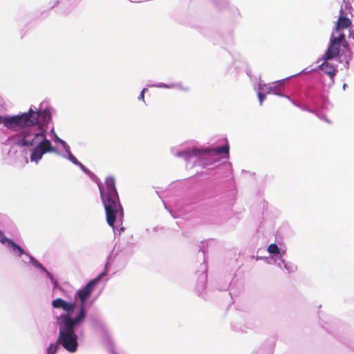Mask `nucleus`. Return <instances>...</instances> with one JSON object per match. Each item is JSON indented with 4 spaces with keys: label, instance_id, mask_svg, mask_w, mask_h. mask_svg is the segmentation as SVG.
<instances>
[{
    "label": "nucleus",
    "instance_id": "nucleus-1",
    "mask_svg": "<svg viewBox=\"0 0 354 354\" xmlns=\"http://www.w3.org/2000/svg\"><path fill=\"white\" fill-rule=\"evenodd\" d=\"M99 189L105 209L106 222L113 228L117 216H119L122 218L124 216L123 207L120 202L114 178L107 177L105 180V187L102 188L99 185Z\"/></svg>",
    "mask_w": 354,
    "mask_h": 354
},
{
    "label": "nucleus",
    "instance_id": "nucleus-2",
    "mask_svg": "<svg viewBox=\"0 0 354 354\" xmlns=\"http://www.w3.org/2000/svg\"><path fill=\"white\" fill-rule=\"evenodd\" d=\"M83 322L82 312L75 318H72L69 315H60L57 320L59 335L57 344L62 345L68 352H75L78 346V337L75 332V328Z\"/></svg>",
    "mask_w": 354,
    "mask_h": 354
},
{
    "label": "nucleus",
    "instance_id": "nucleus-3",
    "mask_svg": "<svg viewBox=\"0 0 354 354\" xmlns=\"http://www.w3.org/2000/svg\"><path fill=\"white\" fill-rule=\"evenodd\" d=\"M16 145L19 147L35 146L30 154L31 161L37 162L47 152L58 153L57 150L52 146L50 140L46 138L45 131L40 129L38 132H32L24 129L22 131V138L18 139Z\"/></svg>",
    "mask_w": 354,
    "mask_h": 354
},
{
    "label": "nucleus",
    "instance_id": "nucleus-4",
    "mask_svg": "<svg viewBox=\"0 0 354 354\" xmlns=\"http://www.w3.org/2000/svg\"><path fill=\"white\" fill-rule=\"evenodd\" d=\"M39 113L30 109L27 113L14 116H0L2 122L8 129L15 130L17 127H28L34 126L38 120Z\"/></svg>",
    "mask_w": 354,
    "mask_h": 354
},
{
    "label": "nucleus",
    "instance_id": "nucleus-5",
    "mask_svg": "<svg viewBox=\"0 0 354 354\" xmlns=\"http://www.w3.org/2000/svg\"><path fill=\"white\" fill-rule=\"evenodd\" d=\"M103 274H104V273L100 274L95 278L91 280L82 289L79 290L77 292V295L78 296V297L80 300V302H81L80 312H79L78 315H80L81 313L82 312L84 314V319L86 317L85 303H86V300L91 296L92 292L96 287L97 284L101 280V278Z\"/></svg>",
    "mask_w": 354,
    "mask_h": 354
},
{
    "label": "nucleus",
    "instance_id": "nucleus-6",
    "mask_svg": "<svg viewBox=\"0 0 354 354\" xmlns=\"http://www.w3.org/2000/svg\"><path fill=\"white\" fill-rule=\"evenodd\" d=\"M229 145L227 144L224 146L212 148V149H205L204 150H199L197 149H193L192 151H186L183 152H180L178 153L179 156H186L187 157H190L191 156H198L201 153H212L216 155H224L225 157H228L229 156Z\"/></svg>",
    "mask_w": 354,
    "mask_h": 354
},
{
    "label": "nucleus",
    "instance_id": "nucleus-7",
    "mask_svg": "<svg viewBox=\"0 0 354 354\" xmlns=\"http://www.w3.org/2000/svg\"><path fill=\"white\" fill-rule=\"evenodd\" d=\"M339 51L340 44L330 39L328 47L322 59L325 62L332 59L339 55Z\"/></svg>",
    "mask_w": 354,
    "mask_h": 354
},
{
    "label": "nucleus",
    "instance_id": "nucleus-8",
    "mask_svg": "<svg viewBox=\"0 0 354 354\" xmlns=\"http://www.w3.org/2000/svg\"><path fill=\"white\" fill-rule=\"evenodd\" d=\"M52 306L55 308H62L63 310L66 312L65 315H69L72 313L75 309V303H69L64 300L62 298H57L52 301Z\"/></svg>",
    "mask_w": 354,
    "mask_h": 354
},
{
    "label": "nucleus",
    "instance_id": "nucleus-9",
    "mask_svg": "<svg viewBox=\"0 0 354 354\" xmlns=\"http://www.w3.org/2000/svg\"><path fill=\"white\" fill-rule=\"evenodd\" d=\"M352 23L350 19H348L346 17L340 16L338 18L336 27H335V31L337 32H339L340 30L343 28H347L351 26Z\"/></svg>",
    "mask_w": 354,
    "mask_h": 354
},
{
    "label": "nucleus",
    "instance_id": "nucleus-10",
    "mask_svg": "<svg viewBox=\"0 0 354 354\" xmlns=\"http://www.w3.org/2000/svg\"><path fill=\"white\" fill-rule=\"evenodd\" d=\"M319 69L328 75L331 79L336 75L337 70L333 64L325 61L319 66Z\"/></svg>",
    "mask_w": 354,
    "mask_h": 354
},
{
    "label": "nucleus",
    "instance_id": "nucleus-11",
    "mask_svg": "<svg viewBox=\"0 0 354 354\" xmlns=\"http://www.w3.org/2000/svg\"><path fill=\"white\" fill-rule=\"evenodd\" d=\"M8 247L12 248L13 251L18 252L19 257L25 253L23 248L15 243L13 241H9Z\"/></svg>",
    "mask_w": 354,
    "mask_h": 354
},
{
    "label": "nucleus",
    "instance_id": "nucleus-12",
    "mask_svg": "<svg viewBox=\"0 0 354 354\" xmlns=\"http://www.w3.org/2000/svg\"><path fill=\"white\" fill-rule=\"evenodd\" d=\"M30 260L34 266L40 268L44 272H46L48 276H50V274L46 270V268L37 259H35L32 257H30Z\"/></svg>",
    "mask_w": 354,
    "mask_h": 354
},
{
    "label": "nucleus",
    "instance_id": "nucleus-13",
    "mask_svg": "<svg viewBox=\"0 0 354 354\" xmlns=\"http://www.w3.org/2000/svg\"><path fill=\"white\" fill-rule=\"evenodd\" d=\"M268 252L270 254H279V249L276 244L272 243L268 245Z\"/></svg>",
    "mask_w": 354,
    "mask_h": 354
},
{
    "label": "nucleus",
    "instance_id": "nucleus-14",
    "mask_svg": "<svg viewBox=\"0 0 354 354\" xmlns=\"http://www.w3.org/2000/svg\"><path fill=\"white\" fill-rule=\"evenodd\" d=\"M59 344H50L48 347L47 348V353L48 354H55L58 348V345Z\"/></svg>",
    "mask_w": 354,
    "mask_h": 354
},
{
    "label": "nucleus",
    "instance_id": "nucleus-15",
    "mask_svg": "<svg viewBox=\"0 0 354 354\" xmlns=\"http://www.w3.org/2000/svg\"><path fill=\"white\" fill-rule=\"evenodd\" d=\"M330 39L340 44L344 40H345V35L344 33H339L338 37L332 36Z\"/></svg>",
    "mask_w": 354,
    "mask_h": 354
},
{
    "label": "nucleus",
    "instance_id": "nucleus-16",
    "mask_svg": "<svg viewBox=\"0 0 354 354\" xmlns=\"http://www.w3.org/2000/svg\"><path fill=\"white\" fill-rule=\"evenodd\" d=\"M12 240L6 237L4 234L0 230V242L3 244H6L7 246L9 245V241Z\"/></svg>",
    "mask_w": 354,
    "mask_h": 354
},
{
    "label": "nucleus",
    "instance_id": "nucleus-17",
    "mask_svg": "<svg viewBox=\"0 0 354 354\" xmlns=\"http://www.w3.org/2000/svg\"><path fill=\"white\" fill-rule=\"evenodd\" d=\"M68 159L75 165H80L81 167H84V165L81 162H80L72 153H69Z\"/></svg>",
    "mask_w": 354,
    "mask_h": 354
},
{
    "label": "nucleus",
    "instance_id": "nucleus-18",
    "mask_svg": "<svg viewBox=\"0 0 354 354\" xmlns=\"http://www.w3.org/2000/svg\"><path fill=\"white\" fill-rule=\"evenodd\" d=\"M258 97L259 100L260 105H262L264 99L266 98V95L262 93H259Z\"/></svg>",
    "mask_w": 354,
    "mask_h": 354
},
{
    "label": "nucleus",
    "instance_id": "nucleus-19",
    "mask_svg": "<svg viewBox=\"0 0 354 354\" xmlns=\"http://www.w3.org/2000/svg\"><path fill=\"white\" fill-rule=\"evenodd\" d=\"M146 90H147L146 88H144V89L141 91V93H140V96H139V99H141V100H144V97H145V91H146Z\"/></svg>",
    "mask_w": 354,
    "mask_h": 354
},
{
    "label": "nucleus",
    "instance_id": "nucleus-20",
    "mask_svg": "<svg viewBox=\"0 0 354 354\" xmlns=\"http://www.w3.org/2000/svg\"><path fill=\"white\" fill-rule=\"evenodd\" d=\"M61 142H62V145H63L64 146L66 145V142H64V141H61Z\"/></svg>",
    "mask_w": 354,
    "mask_h": 354
},
{
    "label": "nucleus",
    "instance_id": "nucleus-21",
    "mask_svg": "<svg viewBox=\"0 0 354 354\" xmlns=\"http://www.w3.org/2000/svg\"><path fill=\"white\" fill-rule=\"evenodd\" d=\"M353 39H354V35L353 36Z\"/></svg>",
    "mask_w": 354,
    "mask_h": 354
}]
</instances>
